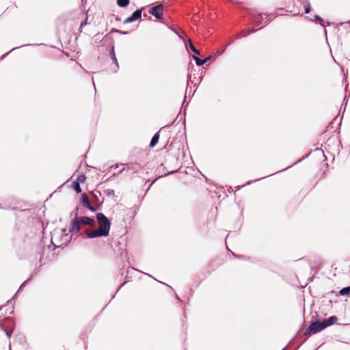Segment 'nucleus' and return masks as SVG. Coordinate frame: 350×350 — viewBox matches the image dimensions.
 <instances>
[{
    "label": "nucleus",
    "instance_id": "obj_1",
    "mask_svg": "<svg viewBox=\"0 0 350 350\" xmlns=\"http://www.w3.org/2000/svg\"><path fill=\"white\" fill-rule=\"evenodd\" d=\"M96 219L98 224V228L92 230H86L85 234L87 237L89 239H94L109 236L111 228L110 220L102 213H96Z\"/></svg>",
    "mask_w": 350,
    "mask_h": 350
},
{
    "label": "nucleus",
    "instance_id": "obj_2",
    "mask_svg": "<svg viewBox=\"0 0 350 350\" xmlns=\"http://www.w3.org/2000/svg\"><path fill=\"white\" fill-rule=\"evenodd\" d=\"M338 321V317L336 316H331L327 319H324L321 321L319 320L313 321L310 323V325L308 327V328L305 330L304 335L308 336L312 334H317L326 327L334 325Z\"/></svg>",
    "mask_w": 350,
    "mask_h": 350
},
{
    "label": "nucleus",
    "instance_id": "obj_3",
    "mask_svg": "<svg viewBox=\"0 0 350 350\" xmlns=\"http://www.w3.org/2000/svg\"><path fill=\"white\" fill-rule=\"evenodd\" d=\"M94 225L95 220L94 218L87 216L76 217L72 219L69 231L70 232L73 231L79 232L83 226H94Z\"/></svg>",
    "mask_w": 350,
    "mask_h": 350
},
{
    "label": "nucleus",
    "instance_id": "obj_4",
    "mask_svg": "<svg viewBox=\"0 0 350 350\" xmlns=\"http://www.w3.org/2000/svg\"><path fill=\"white\" fill-rule=\"evenodd\" d=\"M148 12L157 19H162L163 16V5L159 4L150 8Z\"/></svg>",
    "mask_w": 350,
    "mask_h": 350
},
{
    "label": "nucleus",
    "instance_id": "obj_5",
    "mask_svg": "<svg viewBox=\"0 0 350 350\" xmlns=\"http://www.w3.org/2000/svg\"><path fill=\"white\" fill-rule=\"evenodd\" d=\"M81 203L83 206L91 211L92 212H95L97 211V208L92 205L88 195L85 193H83L81 196Z\"/></svg>",
    "mask_w": 350,
    "mask_h": 350
},
{
    "label": "nucleus",
    "instance_id": "obj_6",
    "mask_svg": "<svg viewBox=\"0 0 350 350\" xmlns=\"http://www.w3.org/2000/svg\"><path fill=\"white\" fill-rule=\"evenodd\" d=\"M109 55L113 63L116 65V70H115V72H117L118 69L119 68V64L116 56L115 48L113 45H111V49L109 50Z\"/></svg>",
    "mask_w": 350,
    "mask_h": 350
},
{
    "label": "nucleus",
    "instance_id": "obj_7",
    "mask_svg": "<svg viewBox=\"0 0 350 350\" xmlns=\"http://www.w3.org/2000/svg\"><path fill=\"white\" fill-rule=\"evenodd\" d=\"M256 31V29H255L254 28L251 29L249 31L244 30V31H241L239 33L237 34L235 38L237 39H239L242 37H246V36H249L251 33H254Z\"/></svg>",
    "mask_w": 350,
    "mask_h": 350
},
{
    "label": "nucleus",
    "instance_id": "obj_8",
    "mask_svg": "<svg viewBox=\"0 0 350 350\" xmlns=\"http://www.w3.org/2000/svg\"><path fill=\"white\" fill-rule=\"evenodd\" d=\"M263 21V14H256L253 16V21L256 25H260L262 23Z\"/></svg>",
    "mask_w": 350,
    "mask_h": 350
},
{
    "label": "nucleus",
    "instance_id": "obj_9",
    "mask_svg": "<svg viewBox=\"0 0 350 350\" xmlns=\"http://www.w3.org/2000/svg\"><path fill=\"white\" fill-rule=\"evenodd\" d=\"M159 139V131L157 132L152 137L149 146L150 148L154 147L158 143Z\"/></svg>",
    "mask_w": 350,
    "mask_h": 350
},
{
    "label": "nucleus",
    "instance_id": "obj_10",
    "mask_svg": "<svg viewBox=\"0 0 350 350\" xmlns=\"http://www.w3.org/2000/svg\"><path fill=\"white\" fill-rule=\"evenodd\" d=\"M130 17L133 22L138 19H140L142 17V10H136L135 12H133Z\"/></svg>",
    "mask_w": 350,
    "mask_h": 350
},
{
    "label": "nucleus",
    "instance_id": "obj_11",
    "mask_svg": "<svg viewBox=\"0 0 350 350\" xmlns=\"http://www.w3.org/2000/svg\"><path fill=\"white\" fill-rule=\"evenodd\" d=\"M129 0H117V4L120 8H125L129 4Z\"/></svg>",
    "mask_w": 350,
    "mask_h": 350
},
{
    "label": "nucleus",
    "instance_id": "obj_12",
    "mask_svg": "<svg viewBox=\"0 0 350 350\" xmlns=\"http://www.w3.org/2000/svg\"><path fill=\"white\" fill-rule=\"evenodd\" d=\"M72 188L77 193L81 192V188L80 187V184H79V181H74L72 183Z\"/></svg>",
    "mask_w": 350,
    "mask_h": 350
},
{
    "label": "nucleus",
    "instance_id": "obj_13",
    "mask_svg": "<svg viewBox=\"0 0 350 350\" xmlns=\"http://www.w3.org/2000/svg\"><path fill=\"white\" fill-rule=\"evenodd\" d=\"M193 59L195 60L196 65L198 66H201L205 64L204 59H200L195 55L193 56Z\"/></svg>",
    "mask_w": 350,
    "mask_h": 350
},
{
    "label": "nucleus",
    "instance_id": "obj_14",
    "mask_svg": "<svg viewBox=\"0 0 350 350\" xmlns=\"http://www.w3.org/2000/svg\"><path fill=\"white\" fill-rule=\"evenodd\" d=\"M339 293L340 295H348L350 293V286H347L345 288H342L340 291Z\"/></svg>",
    "mask_w": 350,
    "mask_h": 350
},
{
    "label": "nucleus",
    "instance_id": "obj_15",
    "mask_svg": "<svg viewBox=\"0 0 350 350\" xmlns=\"http://www.w3.org/2000/svg\"><path fill=\"white\" fill-rule=\"evenodd\" d=\"M189 48L190 49L196 54L197 55H200V51L198 50L195 46L192 43V41L189 39Z\"/></svg>",
    "mask_w": 350,
    "mask_h": 350
},
{
    "label": "nucleus",
    "instance_id": "obj_16",
    "mask_svg": "<svg viewBox=\"0 0 350 350\" xmlns=\"http://www.w3.org/2000/svg\"><path fill=\"white\" fill-rule=\"evenodd\" d=\"M0 327H1V329H3V330H4V332H5V334H6V336H7L8 338L11 337V336H12V332H13V331H14V328H13V327H12V328H11V329H3V325H2V324H1V323H0Z\"/></svg>",
    "mask_w": 350,
    "mask_h": 350
},
{
    "label": "nucleus",
    "instance_id": "obj_17",
    "mask_svg": "<svg viewBox=\"0 0 350 350\" xmlns=\"http://www.w3.org/2000/svg\"><path fill=\"white\" fill-rule=\"evenodd\" d=\"M304 3H306V5L305 6V13L306 14L310 13L312 10V8H311L309 0H304Z\"/></svg>",
    "mask_w": 350,
    "mask_h": 350
},
{
    "label": "nucleus",
    "instance_id": "obj_18",
    "mask_svg": "<svg viewBox=\"0 0 350 350\" xmlns=\"http://www.w3.org/2000/svg\"><path fill=\"white\" fill-rule=\"evenodd\" d=\"M104 193L107 195V196H115V191L111 189H107L104 190Z\"/></svg>",
    "mask_w": 350,
    "mask_h": 350
},
{
    "label": "nucleus",
    "instance_id": "obj_19",
    "mask_svg": "<svg viewBox=\"0 0 350 350\" xmlns=\"http://www.w3.org/2000/svg\"><path fill=\"white\" fill-rule=\"evenodd\" d=\"M86 179V177L84 174H81L77 177V179L76 181H79V184L85 182Z\"/></svg>",
    "mask_w": 350,
    "mask_h": 350
},
{
    "label": "nucleus",
    "instance_id": "obj_20",
    "mask_svg": "<svg viewBox=\"0 0 350 350\" xmlns=\"http://www.w3.org/2000/svg\"><path fill=\"white\" fill-rule=\"evenodd\" d=\"M78 213H79V208L78 207H76L70 213V215L71 216H74V218H76V217H79L78 216Z\"/></svg>",
    "mask_w": 350,
    "mask_h": 350
},
{
    "label": "nucleus",
    "instance_id": "obj_21",
    "mask_svg": "<svg viewBox=\"0 0 350 350\" xmlns=\"http://www.w3.org/2000/svg\"><path fill=\"white\" fill-rule=\"evenodd\" d=\"M314 20L319 21L321 26H325L323 23V19L320 16L317 14L314 15Z\"/></svg>",
    "mask_w": 350,
    "mask_h": 350
},
{
    "label": "nucleus",
    "instance_id": "obj_22",
    "mask_svg": "<svg viewBox=\"0 0 350 350\" xmlns=\"http://www.w3.org/2000/svg\"><path fill=\"white\" fill-rule=\"evenodd\" d=\"M111 32H116V33H118L121 34V35H126V34H128V31H121V30H119V29H113L111 30Z\"/></svg>",
    "mask_w": 350,
    "mask_h": 350
},
{
    "label": "nucleus",
    "instance_id": "obj_23",
    "mask_svg": "<svg viewBox=\"0 0 350 350\" xmlns=\"http://www.w3.org/2000/svg\"><path fill=\"white\" fill-rule=\"evenodd\" d=\"M232 254L235 258H242V259H247L248 258L247 257H246L245 256L237 255V254H235L234 253H232Z\"/></svg>",
    "mask_w": 350,
    "mask_h": 350
},
{
    "label": "nucleus",
    "instance_id": "obj_24",
    "mask_svg": "<svg viewBox=\"0 0 350 350\" xmlns=\"http://www.w3.org/2000/svg\"><path fill=\"white\" fill-rule=\"evenodd\" d=\"M133 21H132V19L131 18L130 16H129L128 18H126L124 21V24H128V23H133Z\"/></svg>",
    "mask_w": 350,
    "mask_h": 350
},
{
    "label": "nucleus",
    "instance_id": "obj_25",
    "mask_svg": "<svg viewBox=\"0 0 350 350\" xmlns=\"http://www.w3.org/2000/svg\"><path fill=\"white\" fill-rule=\"evenodd\" d=\"M88 16L87 15L85 19L83 20V21H81V26H85L86 25H88Z\"/></svg>",
    "mask_w": 350,
    "mask_h": 350
},
{
    "label": "nucleus",
    "instance_id": "obj_26",
    "mask_svg": "<svg viewBox=\"0 0 350 350\" xmlns=\"http://www.w3.org/2000/svg\"><path fill=\"white\" fill-rule=\"evenodd\" d=\"M30 45H31V44H23V45H21V46H18V47L13 48V49L10 51V52H11V51H14V50H16V49H20V48H23V47H26V46H30Z\"/></svg>",
    "mask_w": 350,
    "mask_h": 350
},
{
    "label": "nucleus",
    "instance_id": "obj_27",
    "mask_svg": "<svg viewBox=\"0 0 350 350\" xmlns=\"http://www.w3.org/2000/svg\"><path fill=\"white\" fill-rule=\"evenodd\" d=\"M107 40H110V41L111 40V37H109V36H108V34H107V35H106V36H105V38H104V39H103V42H106Z\"/></svg>",
    "mask_w": 350,
    "mask_h": 350
},
{
    "label": "nucleus",
    "instance_id": "obj_28",
    "mask_svg": "<svg viewBox=\"0 0 350 350\" xmlns=\"http://www.w3.org/2000/svg\"><path fill=\"white\" fill-rule=\"evenodd\" d=\"M175 172H176V171H174V170H172V171H171V172H164V173H163V174H161L160 176H167V175H168V174H174V173H175Z\"/></svg>",
    "mask_w": 350,
    "mask_h": 350
},
{
    "label": "nucleus",
    "instance_id": "obj_29",
    "mask_svg": "<svg viewBox=\"0 0 350 350\" xmlns=\"http://www.w3.org/2000/svg\"><path fill=\"white\" fill-rule=\"evenodd\" d=\"M27 281H28V280H26L25 282H24L21 285V286H20V287H19V288H18V291H21V290H23V286H25V284L27 282Z\"/></svg>",
    "mask_w": 350,
    "mask_h": 350
},
{
    "label": "nucleus",
    "instance_id": "obj_30",
    "mask_svg": "<svg viewBox=\"0 0 350 350\" xmlns=\"http://www.w3.org/2000/svg\"><path fill=\"white\" fill-rule=\"evenodd\" d=\"M161 169H163V170H164V169H165L164 165H163V163H162V164H161V165H160V166H159V168H158V170H159V173H161Z\"/></svg>",
    "mask_w": 350,
    "mask_h": 350
},
{
    "label": "nucleus",
    "instance_id": "obj_31",
    "mask_svg": "<svg viewBox=\"0 0 350 350\" xmlns=\"http://www.w3.org/2000/svg\"><path fill=\"white\" fill-rule=\"evenodd\" d=\"M265 15L266 16L265 18L267 19V21H265V25H267L270 22V19L267 18H268V15L267 14H265Z\"/></svg>",
    "mask_w": 350,
    "mask_h": 350
},
{
    "label": "nucleus",
    "instance_id": "obj_32",
    "mask_svg": "<svg viewBox=\"0 0 350 350\" xmlns=\"http://www.w3.org/2000/svg\"><path fill=\"white\" fill-rule=\"evenodd\" d=\"M93 196L94 197L95 200L98 201V196L96 195V193H93Z\"/></svg>",
    "mask_w": 350,
    "mask_h": 350
},
{
    "label": "nucleus",
    "instance_id": "obj_33",
    "mask_svg": "<svg viewBox=\"0 0 350 350\" xmlns=\"http://www.w3.org/2000/svg\"><path fill=\"white\" fill-rule=\"evenodd\" d=\"M211 56L204 58V60L205 61V63H206L208 61H209L211 59Z\"/></svg>",
    "mask_w": 350,
    "mask_h": 350
},
{
    "label": "nucleus",
    "instance_id": "obj_34",
    "mask_svg": "<svg viewBox=\"0 0 350 350\" xmlns=\"http://www.w3.org/2000/svg\"><path fill=\"white\" fill-rule=\"evenodd\" d=\"M83 27H84V26H81V25L80 24V26H79V33H81V32H82V29H83Z\"/></svg>",
    "mask_w": 350,
    "mask_h": 350
},
{
    "label": "nucleus",
    "instance_id": "obj_35",
    "mask_svg": "<svg viewBox=\"0 0 350 350\" xmlns=\"http://www.w3.org/2000/svg\"><path fill=\"white\" fill-rule=\"evenodd\" d=\"M257 180H254V181H249L247 184L244 185L243 186H245V185H250V184H252V183L256 182V181H257Z\"/></svg>",
    "mask_w": 350,
    "mask_h": 350
},
{
    "label": "nucleus",
    "instance_id": "obj_36",
    "mask_svg": "<svg viewBox=\"0 0 350 350\" xmlns=\"http://www.w3.org/2000/svg\"><path fill=\"white\" fill-rule=\"evenodd\" d=\"M126 282H124L122 283V284L120 285V287L118 288V289L117 290V292L120 289V288H122V287L124 285V284H125Z\"/></svg>",
    "mask_w": 350,
    "mask_h": 350
},
{
    "label": "nucleus",
    "instance_id": "obj_37",
    "mask_svg": "<svg viewBox=\"0 0 350 350\" xmlns=\"http://www.w3.org/2000/svg\"><path fill=\"white\" fill-rule=\"evenodd\" d=\"M118 165H116L114 166V169H115V170H118Z\"/></svg>",
    "mask_w": 350,
    "mask_h": 350
},
{
    "label": "nucleus",
    "instance_id": "obj_38",
    "mask_svg": "<svg viewBox=\"0 0 350 350\" xmlns=\"http://www.w3.org/2000/svg\"><path fill=\"white\" fill-rule=\"evenodd\" d=\"M62 232H63V233H64V234H65V233H66V229H63V230H62Z\"/></svg>",
    "mask_w": 350,
    "mask_h": 350
},
{
    "label": "nucleus",
    "instance_id": "obj_39",
    "mask_svg": "<svg viewBox=\"0 0 350 350\" xmlns=\"http://www.w3.org/2000/svg\"><path fill=\"white\" fill-rule=\"evenodd\" d=\"M176 297L179 301H182L181 299L178 296H176Z\"/></svg>",
    "mask_w": 350,
    "mask_h": 350
},
{
    "label": "nucleus",
    "instance_id": "obj_40",
    "mask_svg": "<svg viewBox=\"0 0 350 350\" xmlns=\"http://www.w3.org/2000/svg\"><path fill=\"white\" fill-rule=\"evenodd\" d=\"M123 170H124V169H122V170H120V171L118 172V174H120V173L122 172V171H123Z\"/></svg>",
    "mask_w": 350,
    "mask_h": 350
},
{
    "label": "nucleus",
    "instance_id": "obj_41",
    "mask_svg": "<svg viewBox=\"0 0 350 350\" xmlns=\"http://www.w3.org/2000/svg\"><path fill=\"white\" fill-rule=\"evenodd\" d=\"M155 181H156V180H154L152 182V183L150 184V186H151L153 183H154V182H155Z\"/></svg>",
    "mask_w": 350,
    "mask_h": 350
},
{
    "label": "nucleus",
    "instance_id": "obj_42",
    "mask_svg": "<svg viewBox=\"0 0 350 350\" xmlns=\"http://www.w3.org/2000/svg\"><path fill=\"white\" fill-rule=\"evenodd\" d=\"M96 193H98L99 195H101L100 192V191H96Z\"/></svg>",
    "mask_w": 350,
    "mask_h": 350
},
{
    "label": "nucleus",
    "instance_id": "obj_43",
    "mask_svg": "<svg viewBox=\"0 0 350 350\" xmlns=\"http://www.w3.org/2000/svg\"><path fill=\"white\" fill-rule=\"evenodd\" d=\"M9 348H10V350H11V346L10 345L9 346Z\"/></svg>",
    "mask_w": 350,
    "mask_h": 350
},
{
    "label": "nucleus",
    "instance_id": "obj_44",
    "mask_svg": "<svg viewBox=\"0 0 350 350\" xmlns=\"http://www.w3.org/2000/svg\"><path fill=\"white\" fill-rule=\"evenodd\" d=\"M286 347H284L282 350H285V349H286Z\"/></svg>",
    "mask_w": 350,
    "mask_h": 350
}]
</instances>
